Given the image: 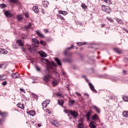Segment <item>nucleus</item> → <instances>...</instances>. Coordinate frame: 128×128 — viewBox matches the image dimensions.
I'll return each mask as SVG.
<instances>
[{"mask_svg": "<svg viewBox=\"0 0 128 128\" xmlns=\"http://www.w3.org/2000/svg\"><path fill=\"white\" fill-rule=\"evenodd\" d=\"M58 66V65H52V64H47L46 66V69L44 70V72L45 75L44 76V80L46 82H50V79L52 78V76L50 74V72L52 74H58L56 72V68Z\"/></svg>", "mask_w": 128, "mask_h": 128, "instance_id": "f257e3e1", "label": "nucleus"}, {"mask_svg": "<svg viewBox=\"0 0 128 128\" xmlns=\"http://www.w3.org/2000/svg\"><path fill=\"white\" fill-rule=\"evenodd\" d=\"M102 10L106 14H110L112 12V9L108 6L102 5L101 6Z\"/></svg>", "mask_w": 128, "mask_h": 128, "instance_id": "f03ea898", "label": "nucleus"}, {"mask_svg": "<svg viewBox=\"0 0 128 128\" xmlns=\"http://www.w3.org/2000/svg\"><path fill=\"white\" fill-rule=\"evenodd\" d=\"M76 48V50H78V47L74 46V44H72L71 46L70 47H68V48L64 52V54L65 56H68V50L74 48Z\"/></svg>", "mask_w": 128, "mask_h": 128, "instance_id": "7ed1b4c3", "label": "nucleus"}, {"mask_svg": "<svg viewBox=\"0 0 128 128\" xmlns=\"http://www.w3.org/2000/svg\"><path fill=\"white\" fill-rule=\"evenodd\" d=\"M70 114L73 116L74 120H76L78 117V112L76 110H72Z\"/></svg>", "mask_w": 128, "mask_h": 128, "instance_id": "20e7f679", "label": "nucleus"}, {"mask_svg": "<svg viewBox=\"0 0 128 128\" xmlns=\"http://www.w3.org/2000/svg\"><path fill=\"white\" fill-rule=\"evenodd\" d=\"M84 118H80V120H78V128H84Z\"/></svg>", "mask_w": 128, "mask_h": 128, "instance_id": "39448f33", "label": "nucleus"}, {"mask_svg": "<svg viewBox=\"0 0 128 128\" xmlns=\"http://www.w3.org/2000/svg\"><path fill=\"white\" fill-rule=\"evenodd\" d=\"M4 14L6 18H12V14L8 10H4Z\"/></svg>", "mask_w": 128, "mask_h": 128, "instance_id": "423d86ee", "label": "nucleus"}, {"mask_svg": "<svg viewBox=\"0 0 128 128\" xmlns=\"http://www.w3.org/2000/svg\"><path fill=\"white\" fill-rule=\"evenodd\" d=\"M88 86H89L91 90H92V92H96H96H98V91H96V89L94 88V85H92V84L91 82L88 83Z\"/></svg>", "mask_w": 128, "mask_h": 128, "instance_id": "0eeeda50", "label": "nucleus"}, {"mask_svg": "<svg viewBox=\"0 0 128 128\" xmlns=\"http://www.w3.org/2000/svg\"><path fill=\"white\" fill-rule=\"evenodd\" d=\"M36 34L37 36L39 37L40 38H44V34H42L38 30L36 31Z\"/></svg>", "mask_w": 128, "mask_h": 128, "instance_id": "6e6552de", "label": "nucleus"}, {"mask_svg": "<svg viewBox=\"0 0 128 128\" xmlns=\"http://www.w3.org/2000/svg\"><path fill=\"white\" fill-rule=\"evenodd\" d=\"M41 61L42 62H44V64H51L50 62L46 58H42Z\"/></svg>", "mask_w": 128, "mask_h": 128, "instance_id": "1a4fd4ad", "label": "nucleus"}, {"mask_svg": "<svg viewBox=\"0 0 128 128\" xmlns=\"http://www.w3.org/2000/svg\"><path fill=\"white\" fill-rule=\"evenodd\" d=\"M42 4L44 6V8H46L48 6V4H50V2L48 0H44L42 2Z\"/></svg>", "mask_w": 128, "mask_h": 128, "instance_id": "9d476101", "label": "nucleus"}, {"mask_svg": "<svg viewBox=\"0 0 128 128\" xmlns=\"http://www.w3.org/2000/svg\"><path fill=\"white\" fill-rule=\"evenodd\" d=\"M92 120H98L99 122H100V118H98V114H94L93 115L91 118Z\"/></svg>", "mask_w": 128, "mask_h": 128, "instance_id": "9b49d317", "label": "nucleus"}, {"mask_svg": "<svg viewBox=\"0 0 128 128\" xmlns=\"http://www.w3.org/2000/svg\"><path fill=\"white\" fill-rule=\"evenodd\" d=\"M113 50L116 52V54H122V52L121 51L120 49L118 48H114Z\"/></svg>", "mask_w": 128, "mask_h": 128, "instance_id": "f8f14e48", "label": "nucleus"}, {"mask_svg": "<svg viewBox=\"0 0 128 128\" xmlns=\"http://www.w3.org/2000/svg\"><path fill=\"white\" fill-rule=\"evenodd\" d=\"M96 122L94 121H92L90 122L89 126L91 128H96Z\"/></svg>", "mask_w": 128, "mask_h": 128, "instance_id": "ddd939ff", "label": "nucleus"}, {"mask_svg": "<svg viewBox=\"0 0 128 128\" xmlns=\"http://www.w3.org/2000/svg\"><path fill=\"white\" fill-rule=\"evenodd\" d=\"M38 53L42 58H46V56H48V54L42 51H40Z\"/></svg>", "mask_w": 128, "mask_h": 128, "instance_id": "4468645a", "label": "nucleus"}, {"mask_svg": "<svg viewBox=\"0 0 128 128\" xmlns=\"http://www.w3.org/2000/svg\"><path fill=\"white\" fill-rule=\"evenodd\" d=\"M16 42L18 46H24V42H22V40H17L16 41Z\"/></svg>", "mask_w": 128, "mask_h": 128, "instance_id": "2eb2a0df", "label": "nucleus"}, {"mask_svg": "<svg viewBox=\"0 0 128 128\" xmlns=\"http://www.w3.org/2000/svg\"><path fill=\"white\" fill-rule=\"evenodd\" d=\"M50 104V100H46L44 102H42V106L44 108H46L48 106V104Z\"/></svg>", "mask_w": 128, "mask_h": 128, "instance_id": "dca6fc26", "label": "nucleus"}, {"mask_svg": "<svg viewBox=\"0 0 128 128\" xmlns=\"http://www.w3.org/2000/svg\"><path fill=\"white\" fill-rule=\"evenodd\" d=\"M12 78H20V74L18 72H15L12 74Z\"/></svg>", "mask_w": 128, "mask_h": 128, "instance_id": "f3484780", "label": "nucleus"}, {"mask_svg": "<svg viewBox=\"0 0 128 128\" xmlns=\"http://www.w3.org/2000/svg\"><path fill=\"white\" fill-rule=\"evenodd\" d=\"M74 102H76V100L70 99L68 101V104L69 106H72L74 104Z\"/></svg>", "mask_w": 128, "mask_h": 128, "instance_id": "a211bd4d", "label": "nucleus"}, {"mask_svg": "<svg viewBox=\"0 0 128 128\" xmlns=\"http://www.w3.org/2000/svg\"><path fill=\"white\" fill-rule=\"evenodd\" d=\"M32 10H34V12L36 14H38V12H40V10H38V6H33Z\"/></svg>", "mask_w": 128, "mask_h": 128, "instance_id": "6ab92c4d", "label": "nucleus"}, {"mask_svg": "<svg viewBox=\"0 0 128 128\" xmlns=\"http://www.w3.org/2000/svg\"><path fill=\"white\" fill-rule=\"evenodd\" d=\"M27 114H30V116H36V112L32 110L27 112Z\"/></svg>", "mask_w": 128, "mask_h": 128, "instance_id": "aec40b11", "label": "nucleus"}, {"mask_svg": "<svg viewBox=\"0 0 128 128\" xmlns=\"http://www.w3.org/2000/svg\"><path fill=\"white\" fill-rule=\"evenodd\" d=\"M116 22H117L118 24H122V26L124 24V21L118 18L116 19Z\"/></svg>", "mask_w": 128, "mask_h": 128, "instance_id": "412c9836", "label": "nucleus"}, {"mask_svg": "<svg viewBox=\"0 0 128 128\" xmlns=\"http://www.w3.org/2000/svg\"><path fill=\"white\" fill-rule=\"evenodd\" d=\"M10 2H11V4H18V2H20V1L18 0H9Z\"/></svg>", "mask_w": 128, "mask_h": 128, "instance_id": "4be33fe9", "label": "nucleus"}, {"mask_svg": "<svg viewBox=\"0 0 128 128\" xmlns=\"http://www.w3.org/2000/svg\"><path fill=\"white\" fill-rule=\"evenodd\" d=\"M92 108L94 110H96V112H98V114H100V108H98L96 107V106H92Z\"/></svg>", "mask_w": 128, "mask_h": 128, "instance_id": "5701e85b", "label": "nucleus"}, {"mask_svg": "<svg viewBox=\"0 0 128 128\" xmlns=\"http://www.w3.org/2000/svg\"><path fill=\"white\" fill-rule=\"evenodd\" d=\"M51 123L52 124H53V126H60V124L58 122V121L53 120L51 122Z\"/></svg>", "mask_w": 128, "mask_h": 128, "instance_id": "b1692460", "label": "nucleus"}, {"mask_svg": "<svg viewBox=\"0 0 128 128\" xmlns=\"http://www.w3.org/2000/svg\"><path fill=\"white\" fill-rule=\"evenodd\" d=\"M24 104H21L20 103H18L17 104V106L21 108V110H24Z\"/></svg>", "mask_w": 128, "mask_h": 128, "instance_id": "393cba45", "label": "nucleus"}, {"mask_svg": "<svg viewBox=\"0 0 128 128\" xmlns=\"http://www.w3.org/2000/svg\"><path fill=\"white\" fill-rule=\"evenodd\" d=\"M32 42H34L35 44H40V41L38 40H36V38H33L32 40Z\"/></svg>", "mask_w": 128, "mask_h": 128, "instance_id": "a878e982", "label": "nucleus"}, {"mask_svg": "<svg viewBox=\"0 0 128 128\" xmlns=\"http://www.w3.org/2000/svg\"><path fill=\"white\" fill-rule=\"evenodd\" d=\"M90 116H91L90 112H88L86 114V117L88 120H90V118H92Z\"/></svg>", "mask_w": 128, "mask_h": 128, "instance_id": "bb28decb", "label": "nucleus"}, {"mask_svg": "<svg viewBox=\"0 0 128 128\" xmlns=\"http://www.w3.org/2000/svg\"><path fill=\"white\" fill-rule=\"evenodd\" d=\"M58 14H63V16H66L68 14V12L66 11H62V10H59Z\"/></svg>", "mask_w": 128, "mask_h": 128, "instance_id": "cd10ccee", "label": "nucleus"}, {"mask_svg": "<svg viewBox=\"0 0 128 128\" xmlns=\"http://www.w3.org/2000/svg\"><path fill=\"white\" fill-rule=\"evenodd\" d=\"M0 54H8L6 50L4 48H0Z\"/></svg>", "mask_w": 128, "mask_h": 128, "instance_id": "c85d7f7f", "label": "nucleus"}, {"mask_svg": "<svg viewBox=\"0 0 128 128\" xmlns=\"http://www.w3.org/2000/svg\"><path fill=\"white\" fill-rule=\"evenodd\" d=\"M76 44L79 46H82L86 44V42H77Z\"/></svg>", "mask_w": 128, "mask_h": 128, "instance_id": "c756f323", "label": "nucleus"}, {"mask_svg": "<svg viewBox=\"0 0 128 128\" xmlns=\"http://www.w3.org/2000/svg\"><path fill=\"white\" fill-rule=\"evenodd\" d=\"M55 62H56L57 64H62V62H60V60L58 59V58H54Z\"/></svg>", "mask_w": 128, "mask_h": 128, "instance_id": "7c9ffc66", "label": "nucleus"}, {"mask_svg": "<svg viewBox=\"0 0 128 128\" xmlns=\"http://www.w3.org/2000/svg\"><path fill=\"white\" fill-rule=\"evenodd\" d=\"M62 61L64 62H70V60L68 59V58H64L62 60Z\"/></svg>", "mask_w": 128, "mask_h": 128, "instance_id": "2f4dec72", "label": "nucleus"}, {"mask_svg": "<svg viewBox=\"0 0 128 128\" xmlns=\"http://www.w3.org/2000/svg\"><path fill=\"white\" fill-rule=\"evenodd\" d=\"M56 16H57V18H60L61 20H66L62 16V15H60L59 14H56Z\"/></svg>", "mask_w": 128, "mask_h": 128, "instance_id": "473e14b6", "label": "nucleus"}, {"mask_svg": "<svg viewBox=\"0 0 128 128\" xmlns=\"http://www.w3.org/2000/svg\"><path fill=\"white\" fill-rule=\"evenodd\" d=\"M122 116H124V118L128 116V111H124L122 112Z\"/></svg>", "mask_w": 128, "mask_h": 128, "instance_id": "72a5a7b5", "label": "nucleus"}, {"mask_svg": "<svg viewBox=\"0 0 128 128\" xmlns=\"http://www.w3.org/2000/svg\"><path fill=\"white\" fill-rule=\"evenodd\" d=\"M36 70L39 72H42V68L38 67V66H35Z\"/></svg>", "mask_w": 128, "mask_h": 128, "instance_id": "f704fd0d", "label": "nucleus"}, {"mask_svg": "<svg viewBox=\"0 0 128 128\" xmlns=\"http://www.w3.org/2000/svg\"><path fill=\"white\" fill-rule=\"evenodd\" d=\"M106 20H108V22H114V19L110 17H106Z\"/></svg>", "mask_w": 128, "mask_h": 128, "instance_id": "c9c22d12", "label": "nucleus"}, {"mask_svg": "<svg viewBox=\"0 0 128 128\" xmlns=\"http://www.w3.org/2000/svg\"><path fill=\"white\" fill-rule=\"evenodd\" d=\"M32 26V23H29L28 25L25 26V28L26 30H28V28H30Z\"/></svg>", "mask_w": 128, "mask_h": 128, "instance_id": "e433bc0d", "label": "nucleus"}, {"mask_svg": "<svg viewBox=\"0 0 128 128\" xmlns=\"http://www.w3.org/2000/svg\"><path fill=\"white\" fill-rule=\"evenodd\" d=\"M81 6L83 10H86V8H88V6H86V5L84 4H82Z\"/></svg>", "mask_w": 128, "mask_h": 128, "instance_id": "4c0bfd02", "label": "nucleus"}, {"mask_svg": "<svg viewBox=\"0 0 128 128\" xmlns=\"http://www.w3.org/2000/svg\"><path fill=\"white\" fill-rule=\"evenodd\" d=\"M6 8V4H0V8Z\"/></svg>", "mask_w": 128, "mask_h": 128, "instance_id": "58836bf2", "label": "nucleus"}, {"mask_svg": "<svg viewBox=\"0 0 128 128\" xmlns=\"http://www.w3.org/2000/svg\"><path fill=\"white\" fill-rule=\"evenodd\" d=\"M64 100H58V104L60 106H62V104H64Z\"/></svg>", "mask_w": 128, "mask_h": 128, "instance_id": "ea45409f", "label": "nucleus"}, {"mask_svg": "<svg viewBox=\"0 0 128 128\" xmlns=\"http://www.w3.org/2000/svg\"><path fill=\"white\" fill-rule=\"evenodd\" d=\"M104 2L106 4H112L110 0H104Z\"/></svg>", "mask_w": 128, "mask_h": 128, "instance_id": "a19ab883", "label": "nucleus"}, {"mask_svg": "<svg viewBox=\"0 0 128 128\" xmlns=\"http://www.w3.org/2000/svg\"><path fill=\"white\" fill-rule=\"evenodd\" d=\"M111 80L112 82H116V80H120V78H112Z\"/></svg>", "mask_w": 128, "mask_h": 128, "instance_id": "79ce46f5", "label": "nucleus"}, {"mask_svg": "<svg viewBox=\"0 0 128 128\" xmlns=\"http://www.w3.org/2000/svg\"><path fill=\"white\" fill-rule=\"evenodd\" d=\"M0 116H2V118H6V113L4 112H1Z\"/></svg>", "mask_w": 128, "mask_h": 128, "instance_id": "37998d69", "label": "nucleus"}, {"mask_svg": "<svg viewBox=\"0 0 128 128\" xmlns=\"http://www.w3.org/2000/svg\"><path fill=\"white\" fill-rule=\"evenodd\" d=\"M40 44L42 46H46V42L42 40H40Z\"/></svg>", "mask_w": 128, "mask_h": 128, "instance_id": "c03bdc74", "label": "nucleus"}, {"mask_svg": "<svg viewBox=\"0 0 128 128\" xmlns=\"http://www.w3.org/2000/svg\"><path fill=\"white\" fill-rule=\"evenodd\" d=\"M52 84H53V86H56V84H58V81L56 80H54L52 82Z\"/></svg>", "mask_w": 128, "mask_h": 128, "instance_id": "a18cd8bd", "label": "nucleus"}, {"mask_svg": "<svg viewBox=\"0 0 128 128\" xmlns=\"http://www.w3.org/2000/svg\"><path fill=\"white\" fill-rule=\"evenodd\" d=\"M32 96H33V98H36V100H38V96H36V94L32 93Z\"/></svg>", "mask_w": 128, "mask_h": 128, "instance_id": "49530a36", "label": "nucleus"}, {"mask_svg": "<svg viewBox=\"0 0 128 128\" xmlns=\"http://www.w3.org/2000/svg\"><path fill=\"white\" fill-rule=\"evenodd\" d=\"M122 98H123V100H124V102H128V96H124L122 97Z\"/></svg>", "mask_w": 128, "mask_h": 128, "instance_id": "de8ad7c7", "label": "nucleus"}, {"mask_svg": "<svg viewBox=\"0 0 128 128\" xmlns=\"http://www.w3.org/2000/svg\"><path fill=\"white\" fill-rule=\"evenodd\" d=\"M23 18L22 16L19 15L18 16V17L17 18V19L18 20L20 21L22 20Z\"/></svg>", "mask_w": 128, "mask_h": 128, "instance_id": "09e8293b", "label": "nucleus"}, {"mask_svg": "<svg viewBox=\"0 0 128 128\" xmlns=\"http://www.w3.org/2000/svg\"><path fill=\"white\" fill-rule=\"evenodd\" d=\"M123 60H124V62H128V58L125 56V57L123 58Z\"/></svg>", "mask_w": 128, "mask_h": 128, "instance_id": "8fccbe9b", "label": "nucleus"}, {"mask_svg": "<svg viewBox=\"0 0 128 128\" xmlns=\"http://www.w3.org/2000/svg\"><path fill=\"white\" fill-rule=\"evenodd\" d=\"M56 96H60H60H62V94L60 92H58L56 94Z\"/></svg>", "mask_w": 128, "mask_h": 128, "instance_id": "3c124183", "label": "nucleus"}, {"mask_svg": "<svg viewBox=\"0 0 128 128\" xmlns=\"http://www.w3.org/2000/svg\"><path fill=\"white\" fill-rule=\"evenodd\" d=\"M72 110H64V112H66V114H70Z\"/></svg>", "mask_w": 128, "mask_h": 128, "instance_id": "603ef678", "label": "nucleus"}, {"mask_svg": "<svg viewBox=\"0 0 128 128\" xmlns=\"http://www.w3.org/2000/svg\"><path fill=\"white\" fill-rule=\"evenodd\" d=\"M7 84H8V82H6V81H4V82H3L2 83V86H6Z\"/></svg>", "mask_w": 128, "mask_h": 128, "instance_id": "864d4df0", "label": "nucleus"}, {"mask_svg": "<svg viewBox=\"0 0 128 128\" xmlns=\"http://www.w3.org/2000/svg\"><path fill=\"white\" fill-rule=\"evenodd\" d=\"M10 64V62H4V63H2V64Z\"/></svg>", "mask_w": 128, "mask_h": 128, "instance_id": "5fc2aeb1", "label": "nucleus"}, {"mask_svg": "<svg viewBox=\"0 0 128 128\" xmlns=\"http://www.w3.org/2000/svg\"><path fill=\"white\" fill-rule=\"evenodd\" d=\"M44 32L45 34H48V28L44 29Z\"/></svg>", "mask_w": 128, "mask_h": 128, "instance_id": "6e6d98bb", "label": "nucleus"}, {"mask_svg": "<svg viewBox=\"0 0 128 128\" xmlns=\"http://www.w3.org/2000/svg\"><path fill=\"white\" fill-rule=\"evenodd\" d=\"M25 16H26V18H30V14H28V13H26Z\"/></svg>", "mask_w": 128, "mask_h": 128, "instance_id": "4d7b16f0", "label": "nucleus"}, {"mask_svg": "<svg viewBox=\"0 0 128 128\" xmlns=\"http://www.w3.org/2000/svg\"><path fill=\"white\" fill-rule=\"evenodd\" d=\"M41 12H42V14H46L45 10L44 8L42 9Z\"/></svg>", "mask_w": 128, "mask_h": 128, "instance_id": "13d9d810", "label": "nucleus"}, {"mask_svg": "<svg viewBox=\"0 0 128 128\" xmlns=\"http://www.w3.org/2000/svg\"><path fill=\"white\" fill-rule=\"evenodd\" d=\"M75 94H76V96H82V94H80L78 93V92H76Z\"/></svg>", "mask_w": 128, "mask_h": 128, "instance_id": "bf43d9fd", "label": "nucleus"}, {"mask_svg": "<svg viewBox=\"0 0 128 128\" xmlns=\"http://www.w3.org/2000/svg\"><path fill=\"white\" fill-rule=\"evenodd\" d=\"M82 78H85V80H86V82H88V78H86V76H83Z\"/></svg>", "mask_w": 128, "mask_h": 128, "instance_id": "052dcab7", "label": "nucleus"}, {"mask_svg": "<svg viewBox=\"0 0 128 128\" xmlns=\"http://www.w3.org/2000/svg\"><path fill=\"white\" fill-rule=\"evenodd\" d=\"M20 92H26V91L24 90V88H20Z\"/></svg>", "mask_w": 128, "mask_h": 128, "instance_id": "680f3d73", "label": "nucleus"}, {"mask_svg": "<svg viewBox=\"0 0 128 128\" xmlns=\"http://www.w3.org/2000/svg\"><path fill=\"white\" fill-rule=\"evenodd\" d=\"M62 76H66V72H62Z\"/></svg>", "mask_w": 128, "mask_h": 128, "instance_id": "e2e57ef3", "label": "nucleus"}, {"mask_svg": "<svg viewBox=\"0 0 128 128\" xmlns=\"http://www.w3.org/2000/svg\"><path fill=\"white\" fill-rule=\"evenodd\" d=\"M84 96H86L87 98H88V96H89L88 94L85 93V94H84Z\"/></svg>", "mask_w": 128, "mask_h": 128, "instance_id": "0e129e2a", "label": "nucleus"}, {"mask_svg": "<svg viewBox=\"0 0 128 128\" xmlns=\"http://www.w3.org/2000/svg\"><path fill=\"white\" fill-rule=\"evenodd\" d=\"M101 26H102V28H104V26H106V24H101Z\"/></svg>", "mask_w": 128, "mask_h": 128, "instance_id": "69168bd1", "label": "nucleus"}, {"mask_svg": "<svg viewBox=\"0 0 128 128\" xmlns=\"http://www.w3.org/2000/svg\"><path fill=\"white\" fill-rule=\"evenodd\" d=\"M123 73L124 74H126V71L125 70H124Z\"/></svg>", "mask_w": 128, "mask_h": 128, "instance_id": "338daca9", "label": "nucleus"}, {"mask_svg": "<svg viewBox=\"0 0 128 128\" xmlns=\"http://www.w3.org/2000/svg\"><path fill=\"white\" fill-rule=\"evenodd\" d=\"M124 30L128 34V30H126V28L124 29Z\"/></svg>", "mask_w": 128, "mask_h": 128, "instance_id": "774afa93", "label": "nucleus"}]
</instances>
